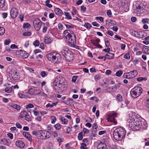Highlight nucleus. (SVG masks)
I'll return each mask as SVG.
<instances>
[{
  "label": "nucleus",
  "instance_id": "1",
  "mask_svg": "<svg viewBox=\"0 0 149 149\" xmlns=\"http://www.w3.org/2000/svg\"><path fill=\"white\" fill-rule=\"evenodd\" d=\"M127 124L134 131L139 130L142 125L141 120L134 117H130L127 120Z\"/></svg>",
  "mask_w": 149,
  "mask_h": 149
},
{
  "label": "nucleus",
  "instance_id": "2",
  "mask_svg": "<svg viewBox=\"0 0 149 149\" xmlns=\"http://www.w3.org/2000/svg\"><path fill=\"white\" fill-rule=\"evenodd\" d=\"M114 139L117 141L121 140L126 134L125 129L122 127H118L113 132Z\"/></svg>",
  "mask_w": 149,
  "mask_h": 149
},
{
  "label": "nucleus",
  "instance_id": "3",
  "mask_svg": "<svg viewBox=\"0 0 149 149\" xmlns=\"http://www.w3.org/2000/svg\"><path fill=\"white\" fill-rule=\"evenodd\" d=\"M48 61L53 63H58L61 60L60 55L56 52H52L48 54L47 56Z\"/></svg>",
  "mask_w": 149,
  "mask_h": 149
},
{
  "label": "nucleus",
  "instance_id": "4",
  "mask_svg": "<svg viewBox=\"0 0 149 149\" xmlns=\"http://www.w3.org/2000/svg\"><path fill=\"white\" fill-rule=\"evenodd\" d=\"M63 34L65 37L66 40L71 45H72L74 44L76 42V37L72 31L69 30H66L64 31Z\"/></svg>",
  "mask_w": 149,
  "mask_h": 149
},
{
  "label": "nucleus",
  "instance_id": "5",
  "mask_svg": "<svg viewBox=\"0 0 149 149\" xmlns=\"http://www.w3.org/2000/svg\"><path fill=\"white\" fill-rule=\"evenodd\" d=\"M61 52L62 55L64 56L68 61H70L73 59V54L67 48H63Z\"/></svg>",
  "mask_w": 149,
  "mask_h": 149
},
{
  "label": "nucleus",
  "instance_id": "6",
  "mask_svg": "<svg viewBox=\"0 0 149 149\" xmlns=\"http://www.w3.org/2000/svg\"><path fill=\"white\" fill-rule=\"evenodd\" d=\"M143 91V89L141 87H135L131 90L130 93L132 97L136 98L141 95Z\"/></svg>",
  "mask_w": 149,
  "mask_h": 149
},
{
  "label": "nucleus",
  "instance_id": "7",
  "mask_svg": "<svg viewBox=\"0 0 149 149\" xmlns=\"http://www.w3.org/2000/svg\"><path fill=\"white\" fill-rule=\"evenodd\" d=\"M9 78L12 81H17L20 78L19 75L17 74V70L15 69H12L9 72Z\"/></svg>",
  "mask_w": 149,
  "mask_h": 149
},
{
  "label": "nucleus",
  "instance_id": "8",
  "mask_svg": "<svg viewBox=\"0 0 149 149\" xmlns=\"http://www.w3.org/2000/svg\"><path fill=\"white\" fill-rule=\"evenodd\" d=\"M117 117V113L113 112H109L107 116L108 121L113 123L115 125L117 124V122L115 119V118Z\"/></svg>",
  "mask_w": 149,
  "mask_h": 149
},
{
  "label": "nucleus",
  "instance_id": "9",
  "mask_svg": "<svg viewBox=\"0 0 149 149\" xmlns=\"http://www.w3.org/2000/svg\"><path fill=\"white\" fill-rule=\"evenodd\" d=\"M39 136V139H45L49 138L51 136V133L50 132L47 131L40 130V133H38Z\"/></svg>",
  "mask_w": 149,
  "mask_h": 149
},
{
  "label": "nucleus",
  "instance_id": "10",
  "mask_svg": "<svg viewBox=\"0 0 149 149\" xmlns=\"http://www.w3.org/2000/svg\"><path fill=\"white\" fill-rule=\"evenodd\" d=\"M137 74V71L136 70H134L130 72L124 73L123 76L124 78L130 79L135 77Z\"/></svg>",
  "mask_w": 149,
  "mask_h": 149
},
{
  "label": "nucleus",
  "instance_id": "11",
  "mask_svg": "<svg viewBox=\"0 0 149 149\" xmlns=\"http://www.w3.org/2000/svg\"><path fill=\"white\" fill-rule=\"evenodd\" d=\"M19 117L21 118H23L29 122L31 121V119L28 113L25 111H22L20 113Z\"/></svg>",
  "mask_w": 149,
  "mask_h": 149
},
{
  "label": "nucleus",
  "instance_id": "12",
  "mask_svg": "<svg viewBox=\"0 0 149 149\" xmlns=\"http://www.w3.org/2000/svg\"><path fill=\"white\" fill-rule=\"evenodd\" d=\"M33 24L34 28L36 30L39 31L41 26V21L38 18H36L33 21Z\"/></svg>",
  "mask_w": 149,
  "mask_h": 149
},
{
  "label": "nucleus",
  "instance_id": "13",
  "mask_svg": "<svg viewBox=\"0 0 149 149\" xmlns=\"http://www.w3.org/2000/svg\"><path fill=\"white\" fill-rule=\"evenodd\" d=\"M132 35L136 37L142 38L145 37L146 36V33L144 32L133 31L132 32Z\"/></svg>",
  "mask_w": 149,
  "mask_h": 149
},
{
  "label": "nucleus",
  "instance_id": "14",
  "mask_svg": "<svg viewBox=\"0 0 149 149\" xmlns=\"http://www.w3.org/2000/svg\"><path fill=\"white\" fill-rule=\"evenodd\" d=\"M65 86V84H60L56 82L53 83V88L56 91L63 90Z\"/></svg>",
  "mask_w": 149,
  "mask_h": 149
},
{
  "label": "nucleus",
  "instance_id": "15",
  "mask_svg": "<svg viewBox=\"0 0 149 149\" xmlns=\"http://www.w3.org/2000/svg\"><path fill=\"white\" fill-rule=\"evenodd\" d=\"M143 4L140 2L137 1L136 6L135 12L136 13H139L141 10L143 8Z\"/></svg>",
  "mask_w": 149,
  "mask_h": 149
},
{
  "label": "nucleus",
  "instance_id": "16",
  "mask_svg": "<svg viewBox=\"0 0 149 149\" xmlns=\"http://www.w3.org/2000/svg\"><path fill=\"white\" fill-rule=\"evenodd\" d=\"M17 54L24 58H26L28 56V55L26 52L22 50L18 51L16 52Z\"/></svg>",
  "mask_w": 149,
  "mask_h": 149
},
{
  "label": "nucleus",
  "instance_id": "17",
  "mask_svg": "<svg viewBox=\"0 0 149 149\" xmlns=\"http://www.w3.org/2000/svg\"><path fill=\"white\" fill-rule=\"evenodd\" d=\"M65 80L64 78L61 76H59L57 77V78L55 79L54 82H56L60 84H61L65 85Z\"/></svg>",
  "mask_w": 149,
  "mask_h": 149
},
{
  "label": "nucleus",
  "instance_id": "18",
  "mask_svg": "<svg viewBox=\"0 0 149 149\" xmlns=\"http://www.w3.org/2000/svg\"><path fill=\"white\" fill-rule=\"evenodd\" d=\"M10 14L12 18H16L18 14L17 10L15 8H13L11 9Z\"/></svg>",
  "mask_w": 149,
  "mask_h": 149
},
{
  "label": "nucleus",
  "instance_id": "19",
  "mask_svg": "<svg viewBox=\"0 0 149 149\" xmlns=\"http://www.w3.org/2000/svg\"><path fill=\"white\" fill-rule=\"evenodd\" d=\"M100 42V40L99 38H96L95 39H94L93 41H92V44L96 47L101 48L102 47L101 45H100L99 43Z\"/></svg>",
  "mask_w": 149,
  "mask_h": 149
},
{
  "label": "nucleus",
  "instance_id": "20",
  "mask_svg": "<svg viewBox=\"0 0 149 149\" xmlns=\"http://www.w3.org/2000/svg\"><path fill=\"white\" fill-rule=\"evenodd\" d=\"M9 106L12 109H15L18 111L20 109V107L18 104L14 103H10L9 104Z\"/></svg>",
  "mask_w": 149,
  "mask_h": 149
},
{
  "label": "nucleus",
  "instance_id": "21",
  "mask_svg": "<svg viewBox=\"0 0 149 149\" xmlns=\"http://www.w3.org/2000/svg\"><path fill=\"white\" fill-rule=\"evenodd\" d=\"M15 144L17 146L21 148H23L25 146V144L24 143L21 141H17Z\"/></svg>",
  "mask_w": 149,
  "mask_h": 149
},
{
  "label": "nucleus",
  "instance_id": "22",
  "mask_svg": "<svg viewBox=\"0 0 149 149\" xmlns=\"http://www.w3.org/2000/svg\"><path fill=\"white\" fill-rule=\"evenodd\" d=\"M97 148V149H107V146L105 144L101 142L98 144Z\"/></svg>",
  "mask_w": 149,
  "mask_h": 149
},
{
  "label": "nucleus",
  "instance_id": "23",
  "mask_svg": "<svg viewBox=\"0 0 149 149\" xmlns=\"http://www.w3.org/2000/svg\"><path fill=\"white\" fill-rule=\"evenodd\" d=\"M23 136L27 138L28 140L31 141L32 140V138L31 135L27 132H24L23 133Z\"/></svg>",
  "mask_w": 149,
  "mask_h": 149
},
{
  "label": "nucleus",
  "instance_id": "24",
  "mask_svg": "<svg viewBox=\"0 0 149 149\" xmlns=\"http://www.w3.org/2000/svg\"><path fill=\"white\" fill-rule=\"evenodd\" d=\"M54 11L56 15L61 16L63 14L62 11L58 8H56L54 10Z\"/></svg>",
  "mask_w": 149,
  "mask_h": 149
},
{
  "label": "nucleus",
  "instance_id": "25",
  "mask_svg": "<svg viewBox=\"0 0 149 149\" xmlns=\"http://www.w3.org/2000/svg\"><path fill=\"white\" fill-rule=\"evenodd\" d=\"M114 55L113 53L109 52L105 55V57L108 58H112L114 57Z\"/></svg>",
  "mask_w": 149,
  "mask_h": 149
},
{
  "label": "nucleus",
  "instance_id": "26",
  "mask_svg": "<svg viewBox=\"0 0 149 149\" xmlns=\"http://www.w3.org/2000/svg\"><path fill=\"white\" fill-rule=\"evenodd\" d=\"M60 120L61 121L63 124L67 125L68 123V120L64 117H61Z\"/></svg>",
  "mask_w": 149,
  "mask_h": 149
},
{
  "label": "nucleus",
  "instance_id": "27",
  "mask_svg": "<svg viewBox=\"0 0 149 149\" xmlns=\"http://www.w3.org/2000/svg\"><path fill=\"white\" fill-rule=\"evenodd\" d=\"M44 40L45 42L47 44L50 43L52 41V40L51 39L46 36L45 37Z\"/></svg>",
  "mask_w": 149,
  "mask_h": 149
},
{
  "label": "nucleus",
  "instance_id": "28",
  "mask_svg": "<svg viewBox=\"0 0 149 149\" xmlns=\"http://www.w3.org/2000/svg\"><path fill=\"white\" fill-rule=\"evenodd\" d=\"M107 93H113V86L108 87L106 90Z\"/></svg>",
  "mask_w": 149,
  "mask_h": 149
},
{
  "label": "nucleus",
  "instance_id": "29",
  "mask_svg": "<svg viewBox=\"0 0 149 149\" xmlns=\"http://www.w3.org/2000/svg\"><path fill=\"white\" fill-rule=\"evenodd\" d=\"M72 10L71 11V14L73 17H74V15L77 14V11L75 7H72Z\"/></svg>",
  "mask_w": 149,
  "mask_h": 149
},
{
  "label": "nucleus",
  "instance_id": "30",
  "mask_svg": "<svg viewBox=\"0 0 149 149\" xmlns=\"http://www.w3.org/2000/svg\"><path fill=\"white\" fill-rule=\"evenodd\" d=\"M143 52L145 53L149 54V47L147 46H145L143 49Z\"/></svg>",
  "mask_w": 149,
  "mask_h": 149
},
{
  "label": "nucleus",
  "instance_id": "31",
  "mask_svg": "<svg viewBox=\"0 0 149 149\" xmlns=\"http://www.w3.org/2000/svg\"><path fill=\"white\" fill-rule=\"evenodd\" d=\"M64 14L66 18L68 19H72L71 16L70 15V14L68 12H65Z\"/></svg>",
  "mask_w": 149,
  "mask_h": 149
},
{
  "label": "nucleus",
  "instance_id": "32",
  "mask_svg": "<svg viewBox=\"0 0 149 149\" xmlns=\"http://www.w3.org/2000/svg\"><path fill=\"white\" fill-rule=\"evenodd\" d=\"M89 130L86 128H84L83 129V130L81 132V133L84 136L86 134H87L89 132Z\"/></svg>",
  "mask_w": 149,
  "mask_h": 149
},
{
  "label": "nucleus",
  "instance_id": "33",
  "mask_svg": "<svg viewBox=\"0 0 149 149\" xmlns=\"http://www.w3.org/2000/svg\"><path fill=\"white\" fill-rule=\"evenodd\" d=\"M8 143L7 140L5 139H3L0 140V143L2 144L6 145Z\"/></svg>",
  "mask_w": 149,
  "mask_h": 149
},
{
  "label": "nucleus",
  "instance_id": "34",
  "mask_svg": "<svg viewBox=\"0 0 149 149\" xmlns=\"http://www.w3.org/2000/svg\"><path fill=\"white\" fill-rule=\"evenodd\" d=\"M131 56V54L129 52H127L125 55H124V57L126 59H129L130 58Z\"/></svg>",
  "mask_w": 149,
  "mask_h": 149
},
{
  "label": "nucleus",
  "instance_id": "35",
  "mask_svg": "<svg viewBox=\"0 0 149 149\" xmlns=\"http://www.w3.org/2000/svg\"><path fill=\"white\" fill-rule=\"evenodd\" d=\"M5 31V29L3 27H0V35H3Z\"/></svg>",
  "mask_w": 149,
  "mask_h": 149
},
{
  "label": "nucleus",
  "instance_id": "36",
  "mask_svg": "<svg viewBox=\"0 0 149 149\" xmlns=\"http://www.w3.org/2000/svg\"><path fill=\"white\" fill-rule=\"evenodd\" d=\"M141 122L142 123V125L141 127H142L143 128H146L147 127V123L145 120H141Z\"/></svg>",
  "mask_w": 149,
  "mask_h": 149
},
{
  "label": "nucleus",
  "instance_id": "37",
  "mask_svg": "<svg viewBox=\"0 0 149 149\" xmlns=\"http://www.w3.org/2000/svg\"><path fill=\"white\" fill-rule=\"evenodd\" d=\"M73 99L71 98L68 99L66 101V104L68 105H70L73 101Z\"/></svg>",
  "mask_w": 149,
  "mask_h": 149
},
{
  "label": "nucleus",
  "instance_id": "38",
  "mask_svg": "<svg viewBox=\"0 0 149 149\" xmlns=\"http://www.w3.org/2000/svg\"><path fill=\"white\" fill-rule=\"evenodd\" d=\"M84 26L88 30L90 29L92 27L91 25L88 23H86L84 24Z\"/></svg>",
  "mask_w": 149,
  "mask_h": 149
},
{
  "label": "nucleus",
  "instance_id": "39",
  "mask_svg": "<svg viewBox=\"0 0 149 149\" xmlns=\"http://www.w3.org/2000/svg\"><path fill=\"white\" fill-rule=\"evenodd\" d=\"M32 133L33 135H35L37 138L38 139L39 136V134L38 133H40V130L38 131L37 132L33 131L32 132Z\"/></svg>",
  "mask_w": 149,
  "mask_h": 149
},
{
  "label": "nucleus",
  "instance_id": "40",
  "mask_svg": "<svg viewBox=\"0 0 149 149\" xmlns=\"http://www.w3.org/2000/svg\"><path fill=\"white\" fill-rule=\"evenodd\" d=\"M50 119L51 120L52 123H54L56 120V117L54 116H51L50 117Z\"/></svg>",
  "mask_w": 149,
  "mask_h": 149
},
{
  "label": "nucleus",
  "instance_id": "41",
  "mask_svg": "<svg viewBox=\"0 0 149 149\" xmlns=\"http://www.w3.org/2000/svg\"><path fill=\"white\" fill-rule=\"evenodd\" d=\"M116 98L117 100L119 102H121L122 100V97L120 94H118L116 96Z\"/></svg>",
  "mask_w": 149,
  "mask_h": 149
},
{
  "label": "nucleus",
  "instance_id": "42",
  "mask_svg": "<svg viewBox=\"0 0 149 149\" xmlns=\"http://www.w3.org/2000/svg\"><path fill=\"white\" fill-rule=\"evenodd\" d=\"M147 79V78L146 77H139L137 79V81H146Z\"/></svg>",
  "mask_w": 149,
  "mask_h": 149
},
{
  "label": "nucleus",
  "instance_id": "43",
  "mask_svg": "<svg viewBox=\"0 0 149 149\" xmlns=\"http://www.w3.org/2000/svg\"><path fill=\"white\" fill-rule=\"evenodd\" d=\"M47 72L44 71H42L40 73V75L42 77H45L47 75Z\"/></svg>",
  "mask_w": 149,
  "mask_h": 149
},
{
  "label": "nucleus",
  "instance_id": "44",
  "mask_svg": "<svg viewBox=\"0 0 149 149\" xmlns=\"http://www.w3.org/2000/svg\"><path fill=\"white\" fill-rule=\"evenodd\" d=\"M55 128L57 130H59L61 127V125L59 123H57L54 125Z\"/></svg>",
  "mask_w": 149,
  "mask_h": 149
},
{
  "label": "nucleus",
  "instance_id": "45",
  "mask_svg": "<svg viewBox=\"0 0 149 149\" xmlns=\"http://www.w3.org/2000/svg\"><path fill=\"white\" fill-rule=\"evenodd\" d=\"M28 92L29 94L33 95L34 94V90L32 88H31L28 90Z\"/></svg>",
  "mask_w": 149,
  "mask_h": 149
},
{
  "label": "nucleus",
  "instance_id": "46",
  "mask_svg": "<svg viewBox=\"0 0 149 149\" xmlns=\"http://www.w3.org/2000/svg\"><path fill=\"white\" fill-rule=\"evenodd\" d=\"M4 6V0H0V8H3Z\"/></svg>",
  "mask_w": 149,
  "mask_h": 149
},
{
  "label": "nucleus",
  "instance_id": "47",
  "mask_svg": "<svg viewBox=\"0 0 149 149\" xmlns=\"http://www.w3.org/2000/svg\"><path fill=\"white\" fill-rule=\"evenodd\" d=\"M38 94H40L41 95L45 97V98H46L47 97V95L46 94L43 93L41 91H40V92L38 93Z\"/></svg>",
  "mask_w": 149,
  "mask_h": 149
},
{
  "label": "nucleus",
  "instance_id": "48",
  "mask_svg": "<svg viewBox=\"0 0 149 149\" xmlns=\"http://www.w3.org/2000/svg\"><path fill=\"white\" fill-rule=\"evenodd\" d=\"M5 91L7 93H10L12 91V88L10 87H7L5 89Z\"/></svg>",
  "mask_w": 149,
  "mask_h": 149
},
{
  "label": "nucleus",
  "instance_id": "49",
  "mask_svg": "<svg viewBox=\"0 0 149 149\" xmlns=\"http://www.w3.org/2000/svg\"><path fill=\"white\" fill-rule=\"evenodd\" d=\"M123 74V72L121 70L117 72L116 74V75L118 77H120Z\"/></svg>",
  "mask_w": 149,
  "mask_h": 149
},
{
  "label": "nucleus",
  "instance_id": "50",
  "mask_svg": "<svg viewBox=\"0 0 149 149\" xmlns=\"http://www.w3.org/2000/svg\"><path fill=\"white\" fill-rule=\"evenodd\" d=\"M23 35L24 36H30L31 35V33L30 32L27 31L23 33Z\"/></svg>",
  "mask_w": 149,
  "mask_h": 149
},
{
  "label": "nucleus",
  "instance_id": "51",
  "mask_svg": "<svg viewBox=\"0 0 149 149\" xmlns=\"http://www.w3.org/2000/svg\"><path fill=\"white\" fill-rule=\"evenodd\" d=\"M83 136L81 132L79 133L78 135V138L79 140H81L83 139Z\"/></svg>",
  "mask_w": 149,
  "mask_h": 149
},
{
  "label": "nucleus",
  "instance_id": "52",
  "mask_svg": "<svg viewBox=\"0 0 149 149\" xmlns=\"http://www.w3.org/2000/svg\"><path fill=\"white\" fill-rule=\"evenodd\" d=\"M149 19L148 18H145L142 19V22L143 24L148 23Z\"/></svg>",
  "mask_w": 149,
  "mask_h": 149
},
{
  "label": "nucleus",
  "instance_id": "53",
  "mask_svg": "<svg viewBox=\"0 0 149 149\" xmlns=\"http://www.w3.org/2000/svg\"><path fill=\"white\" fill-rule=\"evenodd\" d=\"M10 42V39H6L4 41V44L5 45H8Z\"/></svg>",
  "mask_w": 149,
  "mask_h": 149
},
{
  "label": "nucleus",
  "instance_id": "54",
  "mask_svg": "<svg viewBox=\"0 0 149 149\" xmlns=\"http://www.w3.org/2000/svg\"><path fill=\"white\" fill-rule=\"evenodd\" d=\"M30 26V25L29 23H24L23 25V27L24 28H28Z\"/></svg>",
  "mask_w": 149,
  "mask_h": 149
},
{
  "label": "nucleus",
  "instance_id": "55",
  "mask_svg": "<svg viewBox=\"0 0 149 149\" xmlns=\"http://www.w3.org/2000/svg\"><path fill=\"white\" fill-rule=\"evenodd\" d=\"M86 145L85 143H82L81 144V149H86L87 148Z\"/></svg>",
  "mask_w": 149,
  "mask_h": 149
},
{
  "label": "nucleus",
  "instance_id": "56",
  "mask_svg": "<svg viewBox=\"0 0 149 149\" xmlns=\"http://www.w3.org/2000/svg\"><path fill=\"white\" fill-rule=\"evenodd\" d=\"M40 44V42L38 40H36L34 42L33 45L34 46H38Z\"/></svg>",
  "mask_w": 149,
  "mask_h": 149
},
{
  "label": "nucleus",
  "instance_id": "57",
  "mask_svg": "<svg viewBox=\"0 0 149 149\" xmlns=\"http://www.w3.org/2000/svg\"><path fill=\"white\" fill-rule=\"evenodd\" d=\"M95 18L96 19L99 20L101 22H103L104 21V18L102 17H97Z\"/></svg>",
  "mask_w": 149,
  "mask_h": 149
},
{
  "label": "nucleus",
  "instance_id": "58",
  "mask_svg": "<svg viewBox=\"0 0 149 149\" xmlns=\"http://www.w3.org/2000/svg\"><path fill=\"white\" fill-rule=\"evenodd\" d=\"M145 106L149 109V98L145 102Z\"/></svg>",
  "mask_w": 149,
  "mask_h": 149
},
{
  "label": "nucleus",
  "instance_id": "59",
  "mask_svg": "<svg viewBox=\"0 0 149 149\" xmlns=\"http://www.w3.org/2000/svg\"><path fill=\"white\" fill-rule=\"evenodd\" d=\"M107 14L108 16L111 17L112 16V13L110 10H108L107 11Z\"/></svg>",
  "mask_w": 149,
  "mask_h": 149
},
{
  "label": "nucleus",
  "instance_id": "60",
  "mask_svg": "<svg viewBox=\"0 0 149 149\" xmlns=\"http://www.w3.org/2000/svg\"><path fill=\"white\" fill-rule=\"evenodd\" d=\"M18 95L19 97L21 98H25L26 97V96L24 95L21 93H19Z\"/></svg>",
  "mask_w": 149,
  "mask_h": 149
},
{
  "label": "nucleus",
  "instance_id": "61",
  "mask_svg": "<svg viewBox=\"0 0 149 149\" xmlns=\"http://www.w3.org/2000/svg\"><path fill=\"white\" fill-rule=\"evenodd\" d=\"M77 78H78L77 76H73L72 78V81L73 82H75L76 81Z\"/></svg>",
  "mask_w": 149,
  "mask_h": 149
},
{
  "label": "nucleus",
  "instance_id": "62",
  "mask_svg": "<svg viewBox=\"0 0 149 149\" xmlns=\"http://www.w3.org/2000/svg\"><path fill=\"white\" fill-rule=\"evenodd\" d=\"M34 107L33 105L31 104H29L28 105H26V109L32 108Z\"/></svg>",
  "mask_w": 149,
  "mask_h": 149
},
{
  "label": "nucleus",
  "instance_id": "63",
  "mask_svg": "<svg viewBox=\"0 0 149 149\" xmlns=\"http://www.w3.org/2000/svg\"><path fill=\"white\" fill-rule=\"evenodd\" d=\"M36 120L40 122L42 120L41 116H38L36 117L35 119Z\"/></svg>",
  "mask_w": 149,
  "mask_h": 149
},
{
  "label": "nucleus",
  "instance_id": "64",
  "mask_svg": "<svg viewBox=\"0 0 149 149\" xmlns=\"http://www.w3.org/2000/svg\"><path fill=\"white\" fill-rule=\"evenodd\" d=\"M16 126L19 129H21L22 127V126L18 123H16Z\"/></svg>",
  "mask_w": 149,
  "mask_h": 149
}]
</instances>
